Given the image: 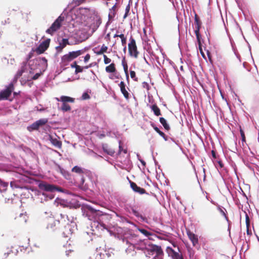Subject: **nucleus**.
Here are the masks:
<instances>
[{"instance_id": "obj_1", "label": "nucleus", "mask_w": 259, "mask_h": 259, "mask_svg": "<svg viewBox=\"0 0 259 259\" xmlns=\"http://www.w3.org/2000/svg\"><path fill=\"white\" fill-rule=\"evenodd\" d=\"M81 210L82 215L91 221L90 226L93 234H96L105 230L111 234L107 226L102 222L103 220L109 221L111 219L110 214L86 204L81 205Z\"/></svg>"}, {"instance_id": "obj_2", "label": "nucleus", "mask_w": 259, "mask_h": 259, "mask_svg": "<svg viewBox=\"0 0 259 259\" xmlns=\"http://www.w3.org/2000/svg\"><path fill=\"white\" fill-rule=\"evenodd\" d=\"M122 240L123 242L128 244L125 252L130 255H135L136 254V250H141L143 252L144 249H145L147 239L142 240L135 234H126Z\"/></svg>"}, {"instance_id": "obj_3", "label": "nucleus", "mask_w": 259, "mask_h": 259, "mask_svg": "<svg viewBox=\"0 0 259 259\" xmlns=\"http://www.w3.org/2000/svg\"><path fill=\"white\" fill-rule=\"evenodd\" d=\"M145 247L143 252L147 257H151V259H163L164 253L161 246L150 244L147 239Z\"/></svg>"}, {"instance_id": "obj_4", "label": "nucleus", "mask_w": 259, "mask_h": 259, "mask_svg": "<svg viewBox=\"0 0 259 259\" xmlns=\"http://www.w3.org/2000/svg\"><path fill=\"white\" fill-rule=\"evenodd\" d=\"M30 74L34 73L35 70L45 72L48 67V61L45 57H37L29 62Z\"/></svg>"}, {"instance_id": "obj_5", "label": "nucleus", "mask_w": 259, "mask_h": 259, "mask_svg": "<svg viewBox=\"0 0 259 259\" xmlns=\"http://www.w3.org/2000/svg\"><path fill=\"white\" fill-rule=\"evenodd\" d=\"M89 21L90 22H87L84 24V25L88 26L92 33L95 32L100 26L102 23V19L98 12L93 11L92 12V16L90 17Z\"/></svg>"}, {"instance_id": "obj_6", "label": "nucleus", "mask_w": 259, "mask_h": 259, "mask_svg": "<svg viewBox=\"0 0 259 259\" xmlns=\"http://www.w3.org/2000/svg\"><path fill=\"white\" fill-rule=\"evenodd\" d=\"M39 188L42 190L48 192H54L55 191L63 192L61 187H57L53 184H49L46 182H41L38 184Z\"/></svg>"}, {"instance_id": "obj_7", "label": "nucleus", "mask_w": 259, "mask_h": 259, "mask_svg": "<svg viewBox=\"0 0 259 259\" xmlns=\"http://www.w3.org/2000/svg\"><path fill=\"white\" fill-rule=\"evenodd\" d=\"M66 218L68 219V221L69 222L65 226L64 230L63 232V235L65 237H68L70 235H71L75 230L76 225L75 222H74L72 220H73V218H72V220L70 221L68 218V215H66Z\"/></svg>"}, {"instance_id": "obj_8", "label": "nucleus", "mask_w": 259, "mask_h": 259, "mask_svg": "<svg viewBox=\"0 0 259 259\" xmlns=\"http://www.w3.org/2000/svg\"><path fill=\"white\" fill-rule=\"evenodd\" d=\"M130 43L128 45V51L130 56L135 58L138 57L139 52L136 44L135 40L131 36L130 39Z\"/></svg>"}, {"instance_id": "obj_9", "label": "nucleus", "mask_w": 259, "mask_h": 259, "mask_svg": "<svg viewBox=\"0 0 259 259\" xmlns=\"http://www.w3.org/2000/svg\"><path fill=\"white\" fill-rule=\"evenodd\" d=\"M25 72H29L30 73L29 65V63L23 61L21 64L20 69L18 70L14 78L17 80L22 75L23 73Z\"/></svg>"}, {"instance_id": "obj_10", "label": "nucleus", "mask_w": 259, "mask_h": 259, "mask_svg": "<svg viewBox=\"0 0 259 259\" xmlns=\"http://www.w3.org/2000/svg\"><path fill=\"white\" fill-rule=\"evenodd\" d=\"M14 89L12 83H10L6 89L0 92V100L7 99L11 95L12 92Z\"/></svg>"}, {"instance_id": "obj_11", "label": "nucleus", "mask_w": 259, "mask_h": 259, "mask_svg": "<svg viewBox=\"0 0 259 259\" xmlns=\"http://www.w3.org/2000/svg\"><path fill=\"white\" fill-rule=\"evenodd\" d=\"M51 39L47 38L45 40L41 42L39 45L35 49V52L38 54L43 53L49 47Z\"/></svg>"}, {"instance_id": "obj_12", "label": "nucleus", "mask_w": 259, "mask_h": 259, "mask_svg": "<svg viewBox=\"0 0 259 259\" xmlns=\"http://www.w3.org/2000/svg\"><path fill=\"white\" fill-rule=\"evenodd\" d=\"M175 247H176V245H174ZM177 251L174 250L170 247H167L166 251L169 256H171L172 259H181V257L182 256V255L180 254L178 252L180 251V249L177 246Z\"/></svg>"}, {"instance_id": "obj_13", "label": "nucleus", "mask_w": 259, "mask_h": 259, "mask_svg": "<svg viewBox=\"0 0 259 259\" xmlns=\"http://www.w3.org/2000/svg\"><path fill=\"white\" fill-rule=\"evenodd\" d=\"M128 212L134 215L137 218L142 222H146L147 219L145 217L141 214L138 210H137L134 207H131L128 209Z\"/></svg>"}, {"instance_id": "obj_14", "label": "nucleus", "mask_w": 259, "mask_h": 259, "mask_svg": "<svg viewBox=\"0 0 259 259\" xmlns=\"http://www.w3.org/2000/svg\"><path fill=\"white\" fill-rule=\"evenodd\" d=\"M130 183L131 187L134 192L138 193L140 194L146 193V192L144 189L138 186L135 183L132 181H130Z\"/></svg>"}, {"instance_id": "obj_15", "label": "nucleus", "mask_w": 259, "mask_h": 259, "mask_svg": "<svg viewBox=\"0 0 259 259\" xmlns=\"http://www.w3.org/2000/svg\"><path fill=\"white\" fill-rule=\"evenodd\" d=\"M187 235L189 239L192 242L193 245L194 246H197L198 245V239L197 236L190 231L187 232Z\"/></svg>"}, {"instance_id": "obj_16", "label": "nucleus", "mask_w": 259, "mask_h": 259, "mask_svg": "<svg viewBox=\"0 0 259 259\" xmlns=\"http://www.w3.org/2000/svg\"><path fill=\"white\" fill-rule=\"evenodd\" d=\"M56 165L57 166L58 170L61 173V174L64 177V178L67 180H70L71 178V176L70 174L62 168L59 164L56 163Z\"/></svg>"}, {"instance_id": "obj_17", "label": "nucleus", "mask_w": 259, "mask_h": 259, "mask_svg": "<svg viewBox=\"0 0 259 259\" xmlns=\"http://www.w3.org/2000/svg\"><path fill=\"white\" fill-rule=\"evenodd\" d=\"M72 61L68 54H65L61 58V66L65 67L68 65L69 63Z\"/></svg>"}, {"instance_id": "obj_18", "label": "nucleus", "mask_w": 259, "mask_h": 259, "mask_svg": "<svg viewBox=\"0 0 259 259\" xmlns=\"http://www.w3.org/2000/svg\"><path fill=\"white\" fill-rule=\"evenodd\" d=\"M85 181V178L81 177L78 184V187L83 191H87L89 189V185Z\"/></svg>"}, {"instance_id": "obj_19", "label": "nucleus", "mask_w": 259, "mask_h": 259, "mask_svg": "<svg viewBox=\"0 0 259 259\" xmlns=\"http://www.w3.org/2000/svg\"><path fill=\"white\" fill-rule=\"evenodd\" d=\"M119 87L120 88L121 92L122 93V94L124 96V98L126 100H128L129 99V93H128V92L125 89V83L123 81H121L119 83Z\"/></svg>"}, {"instance_id": "obj_20", "label": "nucleus", "mask_w": 259, "mask_h": 259, "mask_svg": "<svg viewBox=\"0 0 259 259\" xmlns=\"http://www.w3.org/2000/svg\"><path fill=\"white\" fill-rule=\"evenodd\" d=\"M107 47L103 45L101 48L100 49L97 50V48H96L94 49V53H96L97 55H101L103 54L104 53H105L107 52Z\"/></svg>"}, {"instance_id": "obj_21", "label": "nucleus", "mask_w": 259, "mask_h": 259, "mask_svg": "<svg viewBox=\"0 0 259 259\" xmlns=\"http://www.w3.org/2000/svg\"><path fill=\"white\" fill-rule=\"evenodd\" d=\"M217 207H218V210L220 211V212L225 217V218L226 219V220H227V221L229 223V220L227 216V214H226V212H227V211L226 210V209L219 205V204H217Z\"/></svg>"}, {"instance_id": "obj_22", "label": "nucleus", "mask_w": 259, "mask_h": 259, "mask_svg": "<svg viewBox=\"0 0 259 259\" xmlns=\"http://www.w3.org/2000/svg\"><path fill=\"white\" fill-rule=\"evenodd\" d=\"M152 111L156 116H159L161 115L160 109L156 104H153L150 106Z\"/></svg>"}, {"instance_id": "obj_23", "label": "nucleus", "mask_w": 259, "mask_h": 259, "mask_svg": "<svg viewBox=\"0 0 259 259\" xmlns=\"http://www.w3.org/2000/svg\"><path fill=\"white\" fill-rule=\"evenodd\" d=\"M50 141L51 143L57 148H61L62 144L60 141L58 140L56 138H50Z\"/></svg>"}, {"instance_id": "obj_24", "label": "nucleus", "mask_w": 259, "mask_h": 259, "mask_svg": "<svg viewBox=\"0 0 259 259\" xmlns=\"http://www.w3.org/2000/svg\"><path fill=\"white\" fill-rule=\"evenodd\" d=\"M159 121L160 123L163 125V127L165 130L168 131L170 129V126L169 124L167 123L166 120L163 117H160Z\"/></svg>"}, {"instance_id": "obj_25", "label": "nucleus", "mask_w": 259, "mask_h": 259, "mask_svg": "<svg viewBox=\"0 0 259 259\" xmlns=\"http://www.w3.org/2000/svg\"><path fill=\"white\" fill-rule=\"evenodd\" d=\"M59 28H57V26L55 24L53 23L51 27L46 30V33L50 34L51 35L57 31Z\"/></svg>"}, {"instance_id": "obj_26", "label": "nucleus", "mask_w": 259, "mask_h": 259, "mask_svg": "<svg viewBox=\"0 0 259 259\" xmlns=\"http://www.w3.org/2000/svg\"><path fill=\"white\" fill-rule=\"evenodd\" d=\"M60 101L62 102L63 103H66V102H74V99L71 98L70 97L68 96H62L60 98Z\"/></svg>"}, {"instance_id": "obj_27", "label": "nucleus", "mask_w": 259, "mask_h": 259, "mask_svg": "<svg viewBox=\"0 0 259 259\" xmlns=\"http://www.w3.org/2000/svg\"><path fill=\"white\" fill-rule=\"evenodd\" d=\"M194 24H195V30H196L197 29H199L200 30V26L201 23L199 20V18L196 14L195 16V20H194Z\"/></svg>"}, {"instance_id": "obj_28", "label": "nucleus", "mask_w": 259, "mask_h": 259, "mask_svg": "<svg viewBox=\"0 0 259 259\" xmlns=\"http://www.w3.org/2000/svg\"><path fill=\"white\" fill-rule=\"evenodd\" d=\"M84 169L81 167L75 166L72 168V171L78 174H82L84 172Z\"/></svg>"}, {"instance_id": "obj_29", "label": "nucleus", "mask_w": 259, "mask_h": 259, "mask_svg": "<svg viewBox=\"0 0 259 259\" xmlns=\"http://www.w3.org/2000/svg\"><path fill=\"white\" fill-rule=\"evenodd\" d=\"M106 71L110 73H113L116 71L115 65L114 63H111L109 66H107L105 68Z\"/></svg>"}, {"instance_id": "obj_30", "label": "nucleus", "mask_w": 259, "mask_h": 259, "mask_svg": "<svg viewBox=\"0 0 259 259\" xmlns=\"http://www.w3.org/2000/svg\"><path fill=\"white\" fill-rule=\"evenodd\" d=\"M39 127L38 126V125L37 123L35 122H33L32 124L30 125L29 126H27V130L29 132H32L33 131H36L38 130Z\"/></svg>"}, {"instance_id": "obj_31", "label": "nucleus", "mask_w": 259, "mask_h": 259, "mask_svg": "<svg viewBox=\"0 0 259 259\" xmlns=\"http://www.w3.org/2000/svg\"><path fill=\"white\" fill-rule=\"evenodd\" d=\"M39 127L38 126V125L37 123L35 122H33L32 124L30 125L29 126H27V130L29 132H32L33 131H36L38 130Z\"/></svg>"}, {"instance_id": "obj_32", "label": "nucleus", "mask_w": 259, "mask_h": 259, "mask_svg": "<svg viewBox=\"0 0 259 259\" xmlns=\"http://www.w3.org/2000/svg\"><path fill=\"white\" fill-rule=\"evenodd\" d=\"M61 109L63 112H67L71 110V107L69 104L63 103Z\"/></svg>"}, {"instance_id": "obj_33", "label": "nucleus", "mask_w": 259, "mask_h": 259, "mask_svg": "<svg viewBox=\"0 0 259 259\" xmlns=\"http://www.w3.org/2000/svg\"><path fill=\"white\" fill-rule=\"evenodd\" d=\"M64 20V18L61 16H59L53 23L56 25L57 28H59L61 26V22Z\"/></svg>"}, {"instance_id": "obj_34", "label": "nucleus", "mask_w": 259, "mask_h": 259, "mask_svg": "<svg viewBox=\"0 0 259 259\" xmlns=\"http://www.w3.org/2000/svg\"><path fill=\"white\" fill-rule=\"evenodd\" d=\"M48 119L47 118H41L37 121L36 122L37 123L38 126L39 127L45 124H46L48 122Z\"/></svg>"}, {"instance_id": "obj_35", "label": "nucleus", "mask_w": 259, "mask_h": 259, "mask_svg": "<svg viewBox=\"0 0 259 259\" xmlns=\"http://www.w3.org/2000/svg\"><path fill=\"white\" fill-rule=\"evenodd\" d=\"M8 186V183L4 182L0 179V188L2 191H5Z\"/></svg>"}, {"instance_id": "obj_36", "label": "nucleus", "mask_w": 259, "mask_h": 259, "mask_svg": "<svg viewBox=\"0 0 259 259\" xmlns=\"http://www.w3.org/2000/svg\"><path fill=\"white\" fill-rule=\"evenodd\" d=\"M34 52H35V49H32L31 51L27 55L25 60L24 61L29 63V62L31 60L30 59L32 57Z\"/></svg>"}, {"instance_id": "obj_37", "label": "nucleus", "mask_w": 259, "mask_h": 259, "mask_svg": "<svg viewBox=\"0 0 259 259\" xmlns=\"http://www.w3.org/2000/svg\"><path fill=\"white\" fill-rule=\"evenodd\" d=\"M60 45L62 47V48H64L67 44H68V40L67 38H63L59 42Z\"/></svg>"}, {"instance_id": "obj_38", "label": "nucleus", "mask_w": 259, "mask_h": 259, "mask_svg": "<svg viewBox=\"0 0 259 259\" xmlns=\"http://www.w3.org/2000/svg\"><path fill=\"white\" fill-rule=\"evenodd\" d=\"M240 133L241 137V141H242V146H244V143H245V142H246L245 136V134H244V133L243 130L241 127L240 128Z\"/></svg>"}, {"instance_id": "obj_39", "label": "nucleus", "mask_w": 259, "mask_h": 259, "mask_svg": "<svg viewBox=\"0 0 259 259\" xmlns=\"http://www.w3.org/2000/svg\"><path fill=\"white\" fill-rule=\"evenodd\" d=\"M115 8H116V4H115L112 7L111 9H110V12L108 15V17H109V19H112V17H113V15H114V11H115Z\"/></svg>"}, {"instance_id": "obj_40", "label": "nucleus", "mask_w": 259, "mask_h": 259, "mask_svg": "<svg viewBox=\"0 0 259 259\" xmlns=\"http://www.w3.org/2000/svg\"><path fill=\"white\" fill-rule=\"evenodd\" d=\"M199 31L200 30H199V29H197L196 30H194V32L196 34L197 40L198 44L200 45L201 43L200 42L201 35L199 33Z\"/></svg>"}, {"instance_id": "obj_41", "label": "nucleus", "mask_w": 259, "mask_h": 259, "mask_svg": "<svg viewBox=\"0 0 259 259\" xmlns=\"http://www.w3.org/2000/svg\"><path fill=\"white\" fill-rule=\"evenodd\" d=\"M131 77L135 81H138V79L136 76V72L134 71H130Z\"/></svg>"}, {"instance_id": "obj_42", "label": "nucleus", "mask_w": 259, "mask_h": 259, "mask_svg": "<svg viewBox=\"0 0 259 259\" xmlns=\"http://www.w3.org/2000/svg\"><path fill=\"white\" fill-rule=\"evenodd\" d=\"M139 231L141 232V233H142L147 237L151 235V233L145 229H139Z\"/></svg>"}, {"instance_id": "obj_43", "label": "nucleus", "mask_w": 259, "mask_h": 259, "mask_svg": "<svg viewBox=\"0 0 259 259\" xmlns=\"http://www.w3.org/2000/svg\"><path fill=\"white\" fill-rule=\"evenodd\" d=\"M68 54L72 60L77 57L75 51L70 52Z\"/></svg>"}, {"instance_id": "obj_44", "label": "nucleus", "mask_w": 259, "mask_h": 259, "mask_svg": "<svg viewBox=\"0 0 259 259\" xmlns=\"http://www.w3.org/2000/svg\"><path fill=\"white\" fill-rule=\"evenodd\" d=\"M83 69V67H81V66L78 65V66H77L76 68L75 69V74H76L78 73L82 72Z\"/></svg>"}, {"instance_id": "obj_45", "label": "nucleus", "mask_w": 259, "mask_h": 259, "mask_svg": "<svg viewBox=\"0 0 259 259\" xmlns=\"http://www.w3.org/2000/svg\"><path fill=\"white\" fill-rule=\"evenodd\" d=\"M44 72H37L35 73L33 77H32V79L33 80H36L38 78V77L42 74Z\"/></svg>"}, {"instance_id": "obj_46", "label": "nucleus", "mask_w": 259, "mask_h": 259, "mask_svg": "<svg viewBox=\"0 0 259 259\" xmlns=\"http://www.w3.org/2000/svg\"><path fill=\"white\" fill-rule=\"evenodd\" d=\"M109 77L111 79H114V78L118 79L121 78L119 74L116 72L113 75H111Z\"/></svg>"}, {"instance_id": "obj_47", "label": "nucleus", "mask_w": 259, "mask_h": 259, "mask_svg": "<svg viewBox=\"0 0 259 259\" xmlns=\"http://www.w3.org/2000/svg\"><path fill=\"white\" fill-rule=\"evenodd\" d=\"M81 98L82 100H87L90 98V96L88 93L84 92L82 94Z\"/></svg>"}, {"instance_id": "obj_48", "label": "nucleus", "mask_w": 259, "mask_h": 259, "mask_svg": "<svg viewBox=\"0 0 259 259\" xmlns=\"http://www.w3.org/2000/svg\"><path fill=\"white\" fill-rule=\"evenodd\" d=\"M85 51V49H83L76 51L75 52L76 53L77 57H78L79 56L84 54Z\"/></svg>"}, {"instance_id": "obj_49", "label": "nucleus", "mask_w": 259, "mask_h": 259, "mask_svg": "<svg viewBox=\"0 0 259 259\" xmlns=\"http://www.w3.org/2000/svg\"><path fill=\"white\" fill-rule=\"evenodd\" d=\"M130 5L128 4L126 7L125 10V14L123 16V18H125L127 16L129 11H130Z\"/></svg>"}, {"instance_id": "obj_50", "label": "nucleus", "mask_w": 259, "mask_h": 259, "mask_svg": "<svg viewBox=\"0 0 259 259\" xmlns=\"http://www.w3.org/2000/svg\"><path fill=\"white\" fill-rule=\"evenodd\" d=\"M158 133L160 136H161L164 139L165 141L168 140V137L166 136L163 132L160 131V132H159Z\"/></svg>"}, {"instance_id": "obj_51", "label": "nucleus", "mask_w": 259, "mask_h": 259, "mask_svg": "<svg viewBox=\"0 0 259 259\" xmlns=\"http://www.w3.org/2000/svg\"><path fill=\"white\" fill-rule=\"evenodd\" d=\"M121 151H123V153H127V150L126 149H123L121 145V141H119V152H121Z\"/></svg>"}, {"instance_id": "obj_52", "label": "nucleus", "mask_w": 259, "mask_h": 259, "mask_svg": "<svg viewBox=\"0 0 259 259\" xmlns=\"http://www.w3.org/2000/svg\"><path fill=\"white\" fill-rule=\"evenodd\" d=\"M104 61L105 64H108L111 62V59L108 58L105 55H104Z\"/></svg>"}, {"instance_id": "obj_53", "label": "nucleus", "mask_w": 259, "mask_h": 259, "mask_svg": "<svg viewBox=\"0 0 259 259\" xmlns=\"http://www.w3.org/2000/svg\"><path fill=\"white\" fill-rule=\"evenodd\" d=\"M150 125L154 129V130L158 133L159 132H160V130L158 127H157L155 124L152 122H150Z\"/></svg>"}, {"instance_id": "obj_54", "label": "nucleus", "mask_w": 259, "mask_h": 259, "mask_svg": "<svg viewBox=\"0 0 259 259\" xmlns=\"http://www.w3.org/2000/svg\"><path fill=\"white\" fill-rule=\"evenodd\" d=\"M122 65L123 66V69L125 68H128V66L125 61V57H123L122 60Z\"/></svg>"}, {"instance_id": "obj_55", "label": "nucleus", "mask_w": 259, "mask_h": 259, "mask_svg": "<svg viewBox=\"0 0 259 259\" xmlns=\"http://www.w3.org/2000/svg\"><path fill=\"white\" fill-rule=\"evenodd\" d=\"M103 149L104 152H106L108 154L112 155V152H110L109 151H108L107 145H103Z\"/></svg>"}, {"instance_id": "obj_56", "label": "nucleus", "mask_w": 259, "mask_h": 259, "mask_svg": "<svg viewBox=\"0 0 259 259\" xmlns=\"http://www.w3.org/2000/svg\"><path fill=\"white\" fill-rule=\"evenodd\" d=\"M42 195L44 196H45V197H48L49 199H52L54 197V195L52 194L49 195V196H47V194L46 193H43Z\"/></svg>"}, {"instance_id": "obj_57", "label": "nucleus", "mask_w": 259, "mask_h": 259, "mask_svg": "<svg viewBox=\"0 0 259 259\" xmlns=\"http://www.w3.org/2000/svg\"><path fill=\"white\" fill-rule=\"evenodd\" d=\"M90 59V55L89 54H87L84 57V62H87Z\"/></svg>"}, {"instance_id": "obj_58", "label": "nucleus", "mask_w": 259, "mask_h": 259, "mask_svg": "<svg viewBox=\"0 0 259 259\" xmlns=\"http://www.w3.org/2000/svg\"><path fill=\"white\" fill-rule=\"evenodd\" d=\"M249 217L246 214V227H248L249 226Z\"/></svg>"}, {"instance_id": "obj_59", "label": "nucleus", "mask_w": 259, "mask_h": 259, "mask_svg": "<svg viewBox=\"0 0 259 259\" xmlns=\"http://www.w3.org/2000/svg\"><path fill=\"white\" fill-rule=\"evenodd\" d=\"M137 157H138V159L140 160V161L141 162V163L142 164V165L143 166H145L146 165V162L144 160H142V159H140L139 158L140 157V155L139 154H137Z\"/></svg>"}, {"instance_id": "obj_60", "label": "nucleus", "mask_w": 259, "mask_h": 259, "mask_svg": "<svg viewBox=\"0 0 259 259\" xmlns=\"http://www.w3.org/2000/svg\"><path fill=\"white\" fill-rule=\"evenodd\" d=\"M78 66V65H77L76 62H75H75H74L73 63H72V64H71V68H75V69H76V67H77V66Z\"/></svg>"}, {"instance_id": "obj_61", "label": "nucleus", "mask_w": 259, "mask_h": 259, "mask_svg": "<svg viewBox=\"0 0 259 259\" xmlns=\"http://www.w3.org/2000/svg\"><path fill=\"white\" fill-rule=\"evenodd\" d=\"M56 49L58 52H61L63 49L60 45L56 47Z\"/></svg>"}, {"instance_id": "obj_62", "label": "nucleus", "mask_w": 259, "mask_h": 259, "mask_svg": "<svg viewBox=\"0 0 259 259\" xmlns=\"http://www.w3.org/2000/svg\"><path fill=\"white\" fill-rule=\"evenodd\" d=\"M36 108L37 111H40V112L44 111L46 110V108H45L44 107H41L40 108H39V107L37 106V107H36Z\"/></svg>"}, {"instance_id": "obj_63", "label": "nucleus", "mask_w": 259, "mask_h": 259, "mask_svg": "<svg viewBox=\"0 0 259 259\" xmlns=\"http://www.w3.org/2000/svg\"><path fill=\"white\" fill-rule=\"evenodd\" d=\"M211 153L212 157L214 159L217 158V155H216L215 152L214 150H212Z\"/></svg>"}, {"instance_id": "obj_64", "label": "nucleus", "mask_w": 259, "mask_h": 259, "mask_svg": "<svg viewBox=\"0 0 259 259\" xmlns=\"http://www.w3.org/2000/svg\"><path fill=\"white\" fill-rule=\"evenodd\" d=\"M126 42V39L125 37L124 38H122L121 39V43H122V45L123 46H125V45Z\"/></svg>"}]
</instances>
